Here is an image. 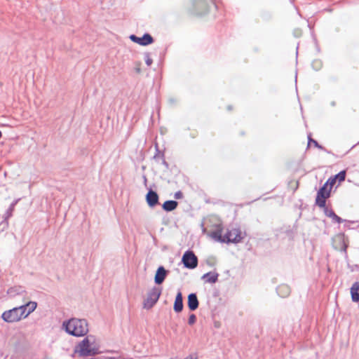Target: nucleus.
<instances>
[{
  "instance_id": "obj_26",
  "label": "nucleus",
  "mask_w": 359,
  "mask_h": 359,
  "mask_svg": "<svg viewBox=\"0 0 359 359\" xmlns=\"http://www.w3.org/2000/svg\"><path fill=\"white\" fill-rule=\"evenodd\" d=\"M144 58L145 63L147 66H151L153 63V60L150 57V53L148 52H146L144 53Z\"/></svg>"
},
{
  "instance_id": "obj_27",
  "label": "nucleus",
  "mask_w": 359,
  "mask_h": 359,
  "mask_svg": "<svg viewBox=\"0 0 359 359\" xmlns=\"http://www.w3.org/2000/svg\"><path fill=\"white\" fill-rule=\"evenodd\" d=\"M336 182L337 180L333 176H331L327 180L325 184H326L330 188H331V189H332V187Z\"/></svg>"
},
{
  "instance_id": "obj_3",
  "label": "nucleus",
  "mask_w": 359,
  "mask_h": 359,
  "mask_svg": "<svg viewBox=\"0 0 359 359\" xmlns=\"http://www.w3.org/2000/svg\"><path fill=\"white\" fill-rule=\"evenodd\" d=\"M95 340L93 335L86 336L74 347V353H79L81 357L95 355L98 353V350L93 346Z\"/></svg>"
},
{
  "instance_id": "obj_4",
  "label": "nucleus",
  "mask_w": 359,
  "mask_h": 359,
  "mask_svg": "<svg viewBox=\"0 0 359 359\" xmlns=\"http://www.w3.org/2000/svg\"><path fill=\"white\" fill-rule=\"evenodd\" d=\"M189 11L197 15H203L209 11V4L206 0H191Z\"/></svg>"
},
{
  "instance_id": "obj_17",
  "label": "nucleus",
  "mask_w": 359,
  "mask_h": 359,
  "mask_svg": "<svg viewBox=\"0 0 359 359\" xmlns=\"http://www.w3.org/2000/svg\"><path fill=\"white\" fill-rule=\"evenodd\" d=\"M14 210V208H12L11 206L9 205L8 208L6 210V212L3 215V220L1 223V225L3 226V229L8 228V219L13 216Z\"/></svg>"
},
{
  "instance_id": "obj_33",
  "label": "nucleus",
  "mask_w": 359,
  "mask_h": 359,
  "mask_svg": "<svg viewBox=\"0 0 359 359\" xmlns=\"http://www.w3.org/2000/svg\"><path fill=\"white\" fill-rule=\"evenodd\" d=\"M20 198L15 199L10 205L12 208H15V205L18 204V203L20 201Z\"/></svg>"
},
{
  "instance_id": "obj_29",
  "label": "nucleus",
  "mask_w": 359,
  "mask_h": 359,
  "mask_svg": "<svg viewBox=\"0 0 359 359\" xmlns=\"http://www.w3.org/2000/svg\"><path fill=\"white\" fill-rule=\"evenodd\" d=\"M161 153H164L163 151H161L157 144L156 145V153H155V155L154 156V158L156 160V161H158V159H161Z\"/></svg>"
},
{
  "instance_id": "obj_44",
  "label": "nucleus",
  "mask_w": 359,
  "mask_h": 359,
  "mask_svg": "<svg viewBox=\"0 0 359 359\" xmlns=\"http://www.w3.org/2000/svg\"><path fill=\"white\" fill-rule=\"evenodd\" d=\"M278 293L279 296H281V294H280V292H278ZM285 295H282L283 297H285Z\"/></svg>"
},
{
  "instance_id": "obj_42",
  "label": "nucleus",
  "mask_w": 359,
  "mask_h": 359,
  "mask_svg": "<svg viewBox=\"0 0 359 359\" xmlns=\"http://www.w3.org/2000/svg\"><path fill=\"white\" fill-rule=\"evenodd\" d=\"M331 105H332V106H334V105H335V102H334V101L332 102H331Z\"/></svg>"
},
{
  "instance_id": "obj_30",
  "label": "nucleus",
  "mask_w": 359,
  "mask_h": 359,
  "mask_svg": "<svg viewBox=\"0 0 359 359\" xmlns=\"http://www.w3.org/2000/svg\"><path fill=\"white\" fill-rule=\"evenodd\" d=\"M161 160L162 165H163L166 169H168L169 168V164H168V163L165 159L164 153H161Z\"/></svg>"
},
{
  "instance_id": "obj_10",
  "label": "nucleus",
  "mask_w": 359,
  "mask_h": 359,
  "mask_svg": "<svg viewBox=\"0 0 359 359\" xmlns=\"http://www.w3.org/2000/svg\"><path fill=\"white\" fill-rule=\"evenodd\" d=\"M145 199L149 208H154L159 204V196L158 193L151 188L148 189Z\"/></svg>"
},
{
  "instance_id": "obj_1",
  "label": "nucleus",
  "mask_w": 359,
  "mask_h": 359,
  "mask_svg": "<svg viewBox=\"0 0 359 359\" xmlns=\"http://www.w3.org/2000/svg\"><path fill=\"white\" fill-rule=\"evenodd\" d=\"M210 236L215 241L221 243L237 244L242 241L246 236V233H243L239 228H232L227 229L225 233L222 235V228L218 225L214 231L210 233Z\"/></svg>"
},
{
  "instance_id": "obj_8",
  "label": "nucleus",
  "mask_w": 359,
  "mask_h": 359,
  "mask_svg": "<svg viewBox=\"0 0 359 359\" xmlns=\"http://www.w3.org/2000/svg\"><path fill=\"white\" fill-rule=\"evenodd\" d=\"M1 318L6 323H15L20 321L23 318L20 314L19 310L14 307L10 310L5 311L2 315Z\"/></svg>"
},
{
  "instance_id": "obj_22",
  "label": "nucleus",
  "mask_w": 359,
  "mask_h": 359,
  "mask_svg": "<svg viewBox=\"0 0 359 359\" xmlns=\"http://www.w3.org/2000/svg\"><path fill=\"white\" fill-rule=\"evenodd\" d=\"M27 304L29 306H27V313L26 314L27 316L32 313L37 307V303L36 302L29 301L27 302Z\"/></svg>"
},
{
  "instance_id": "obj_35",
  "label": "nucleus",
  "mask_w": 359,
  "mask_h": 359,
  "mask_svg": "<svg viewBox=\"0 0 359 359\" xmlns=\"http://www.w3.org/2000/svg\"><path fill=\"white\" fill-rule=\"evenodd\" d=\"M16 292L18 294H21L22 292H25V290L22 289V287H19V288L16 290Z\"/></svg>"
},
{
  "instance_id": "obj_45",
  "label": "nucleus",
  "mask_w": 359,
  "mask_h": 359,
  "mask_svg": "<svg viewBox=\"0 0 359 359\" xmlns=\"http://www.w3.org/2000/svg\"><path fill=\"white\" fill-rule=\"evenodd\" d=\"M11 359H13V358H11Z\"/></svg>"
},
{
  "instance_id": "obj_18",
  "label": "nucleus",
  "mask_w": 359,
  "mask_h": 359,
  "mask_svg": "<svg viewBox=\"0 0 359 359\" xmlns=\"http://www.w3.org/2000/svg\"><path fill=\"white\" fill-rule=\"evenodd\" d=\"M178 202L175 200H167L162 204V209L165 212H171L177 208Z\"/></svg>"
},
{
  "instance_id": "obj_5",
  "label": "nucleus",
  "mask_w": 359,
  "mask_h": 359,
  "mask_svg": "<svg viewBox=\"0 0 359 359\" xmlns=\"http://www.w3.org/2000/svg\"><path fill=\"white\" fill-rule=\"evenodd\" d=\"M332 189L326 184L324 183L317 191L315 200V205L318 207H324L325 202L331 196Z\"/></svg>"
},
{
  "instance_id": "obj_43",
  "label": "nucleus",
  "mask_w": 359,
  "mask_h": 359,
  "mask_svg": "<svg viewBox=\"0 0 359 359\" xmlns=\"http://www.w3.org/2000/svg\"><path fill=\"white\" fill-rule=\"evenodd\" d=\"M297 72H296V75H295V82L297 83Z\"/></svg>"
},
{
  "instance_id": "obj_15",
  "label": "nucleus",
  "mask_w": 359,
  "mask_h": 359,
  "mask_svg": "<svg viewBox=\"0 0 359 359\" xmlns=\"http://www.w3.org/2000/svg\"><path fill=\"white\" fill-rule=\"evenodd\" d=\"M219 273L215 271H209L208 273H204L201 279L205 281V283L214 284L218 281Z\"/></svg>"
},
{
  "instance_id": "obj_7",
  "label": "nucleus",
  "mask_w": 359,
  "mask_h": 359,
  "mask_svg": "<svg viewBox=\"0 0 359 359\" xmlns=\"http://www.w3.org/2000/svg\"><path fill=\"white\" fill-rule=\"evenodd\" d=\"M162 292L161 288L154 286L147 294V297L144 300V308L147 309H151L158 302Z\"/></svg>"
},
{
  "instance_id": "obj_14",
  "label": "nucleus",
  "mask_w": 359,
  "mask_h": 359,
  "mask_svg": "<svg viewBox=\"0 0 359 359\" xmlns=\"http://www.w3.org/2000/svg\"><path fill=\"white\" fill-rule=\"evenodd\" d=\"M199 306V302L196 293L192 292L188 295L187 306L191 311H196Z\"/></svg>"
},
{
  "instance_id": "obj_38",
  "label": "nucleus",
  "mask_w": 359,
  "mask_h": 359,
  "mask_svg": "<svg viewBox=\"0 0 359 359\" xmlns=\"http://www.w3.org/2000/svg\"><path fill=\"white\" fill-rule=\"evenodd\" d=\"M135 71H136V72H137V73H140L141 69H140V67H136V68H135Z\"/></svg>"
},
{
  "instance_id": "obj_20",
  "label": "nucleus",
  "mask_w": 359,
  "mask_h": 359,
  "mask_svg": "<svg viewBox=\"0 0 359 359\" xmlns=\"http://www.w3.org/2000/svg\"><path fill=\"white\" fill-rule=\"evenodd\" d=\"M341 243V252L344 254L345 261H348V255L347 252V249L348 248V243L345 241L344 239H342L340 242Z\"/></svg>"
},
{
  "instance_id": "obj_28",
  "label": "nucleus",
  "mask_w": 359,
  "mask_h": 359,
  "mask_svg": "<svg viewBox=\"0 0 359 359\" xmlns=\"http://www.w3.org/2000/svg\"><path fill=\"white\" fill-rule=\"evenodd\" d=\"M196 316L194 313H191L189 315V318H188V324L189 325H193L194 324L196 323Z\"/></svg>"
},
{
  "instance_id": "obj_16",
  "label": "nucleus",
  "mask_w": 359,
  "mask_h": 359,
  "mask_svg": "<svg viewBox=\"0 0 359 359\" xmlns=\"http://www.w3.org/2000/svg\"><path fill=\"white\" fill-rule=\"evenodd\" d=\"M351 297L353 302H359V282L353 283L350 288Z\"/></svg>"
},
{
  "instance_id": "obj_21",
  "label": "nucleus",
  "mask_w": 359,
  "mask_h": 359,
  "mask_svg": "<svg viewBox=\"0 0 359 359\" xmlns=\"http://www.w3.org/2000/svg\"><path fill=\"white\" fill-rule=\"evenodd\" d=\"M346 170H342L340 172H339L337 174L333 175V177L337 180V181L339 182V183L344 182L346 179Z\"/></svg>"
},
{
  "instance_id": "obj_36",
  "label": "nucleus",
  "mask_w": 359,
  "mask_h": 359,
  "mask_svg": "<svg viewBox=\"0 0 359 359\" xmlns=\"http://www.w3.org/2000/svg\"><path fill=\"white\" fill-rule=\"evenodd\" d=\"M292 230H290V229H289V230H287V231H286V233H287V235H288V236H291V235H292Z\"/></svg>"
},
{
  "instance_id": "obj_24",
  "label": "nucleus",
  "mask_w": 359,
  "mask_h": 359,
  "mask_svg": "<svg viewBox=\"0 0 359 359\" xmlns=\"http://www.w3.org/2000/svg\"><path fill=\"white\" fill-rule=\"evenodd\" d=\"M311 67L315 71L320 70L323 67L322 61L320 60H314L311 63Z\"/></svg>"
},
{
  "instance_id": "obj_19",
  "label": "nucleus",
  "mask_w": 359,
  "mask_h": 359,
  "mask_svg": "<svg viewBox=\"0 0 359 359\" xmlns=\"http://www.w3.org/2000/svg\"><path fill=\"white\" fill-rule=\"evenodd\" d=\"M311 144H313V146L322 151H325L327 154H330L331 151H328L325 147H324L323 145L320 144L318 142L311 137V134L308 135V147L310 146Z\"/></svg>"
},
{
  "instance_id": "obj_34",
  "label": "nucleus",
  "mask_w": 359,
  "mask_h": 359,
  "mask_svg": "<svg viewBox=\"0 0 359 359\" xmlns=\"http://www.w3.org/2000/svg\"><path fill=\"white\" fill-rule=\"evenodd\" d=\"M176 100L174 97H170L168 99V103L171 105H174L176 103Z\"/></svg>"
},
{
  "instance_id": "obj_25",
  "label": "nucleus",
  "mask_w": 359,
  "mask_h": 359,
  "mask_svg": "<svg viewBox=\"0 0 359 359\" xmlns=\"http://www.w3.org/2000/svg\"><path fill=\"white\" fill-rule=\"evenodd\" d=\"M348 269L351 271H359V265L358 264H351L349 258H348V261H346Z\"/></svg>"
},
{
  "instance_id": "obj_6",
  "label": "nucleus",
  "mask_w": 359,
  "mask_h": 359,
  "mask_svg": "<svg viewBox=\"0 0 359 359\" xmlns=\"http://www.w3.org/2000/svg\"><path fill=\"white\" fill-rule=\"evenodd\" d=\"M182 263L184 267L189 269H194L197 267L198 259L197 256L191 250H187L184 252L182 257Z\"/></svg>"
},
{
  "instance_id": "obj_9",
  "label": "nucleus",
  "mask_w": 359,
  "mask_h": 359,
  "mask_svg": "<svg viewBox=\"0 0 359 359\" xmlns=\"http://www.w3.org/2000/svg\"><path fill=\"white\" fill-rule=\"evenodd\" d=\"M129 39L134 43L142 46H147L154 43V39L149 33H144L141 37L135 34H130Z\"/></svg>"
},
{
  "instance_id": "obj_13",
  "label": "nucleus",
  "mask_w": 359,
  "mask_h": 359,
  "mask_svg": "<svg viewBox=\"0 0 359 359\" xmlns=\"http://www.w3.org/2000/svg\"><path fill=\"white\" fill-rule=\"evenodd\" d=\"M184 309L183 296L180 290H179L175 296L173 310L175 313H179L182 311Z\"/></svg>"
},
{
  "instance_id": "obj_39",
  "label": "nucleus",
  "mask_w": 359,
  "mask_h": 359,
  "mask_svg": "<svg viewBox=\"0 0 359 359\" xmlns=\"http://www.w3.org/2000/svg\"><path fill=\"white\" fill-rule=\"evenodd\" d=\"M316 49H317V51L319 52L320 51V48L318 46V44H316Z\"/></svg>"
},
{
  "instance_id": "obj_23",
  "label": "nucleus",
  "mask_w": 359,
  "mask_h": 359,
  "mask_svg": "<svg viewBox=\"0 0 359 359\" xmlns=\"http://www.w3.org/2000/svg\"><path fill=\"white\" fill-rule=\"evenodd\" d=\"M28 306H29V304H27V303H26L23 305L16 307L19 310L20 314L22 316V317L23 318H25L27 317V315L26 314V313L27 311V309Z\"/></svg>"
},
{
  "instance_id": "obj_31",
  "label": "nucleus",
  "mask_w": 359,
  "mask_h": 359,
  "mask_svg": "<svg viewBox=\"0 0 359 359\" xmlns=\"http://www.w3.org/2000/svg\"><path fill=\"white\" fill-rule=\"evenodd\" d=\"M281 290H285V296H287L290 293V289L287 286H282L277 289V292H279Z\"/></svg>"
},
{
  "instance_id": "obj_11",
  "label": "nucleus",
  "mask_w": 359,
  "mask_h": 359,
  "mask_svg": "<svg viewBox=\"0 0 359 359\" xmlns=\"http://www.w3.org/2000/svg\"><path fill=\"white\" fill-rule=\"evenodd\" d=\"M319 208H322L323 210V212L327 217L331 218L334 222H335L338 224H341L344 222L351 223V224L355 223V221H349V220L343 219L341 217L338 216L332 209H329L327 207L326 202H325L324 207H319Z\"/></svg>"
},
{
  "instance_id": "obj_32",
  "label": "nucleus",
  "mask_w": 359,
  "mask_h": 359,
  "mask_svg": "<svg viewBox=\"0 0 359 359\" xmlns=\"http://www.w3.org/2000/svg\"><path fill=\"white\" fill-rule=\"evenodd\" d=\"M174 197L175 199H180L183 198V193L181 191H177L175 193Z\"/></svg>"
},
{
  "instance_id": "obj_37",
  "label": "nucleus",
  "mask_w": 359,
  "mask_h": 359,
  "mask_svg": "<svg viewBox=\"0 0 359 359\" xmlns=\"http://www.w3.org/2000/svg\"><path fill=\"white\" fill-rule=\"evenodd\" d=\"M211 2H212V4L214 5V6H215L216 8H217V4H215V0H211Z\"/></svg>"
},
{
  "instance_id": "obj_40",
  "label": "nucleus",
  "mask_w": 359,
  "mask_h": 359,
  "mask_svg": "<svg viewBox=\"0 0 359 359\" xmlns=\"http://www.w3.org/2000/svg\"><path fill=\"white\" fill-rule=\"evenodd\" d=\"M143 178H144V183H146L147 181L146 176L144 175Z\"/></svg>"
},
{
  "instance_id": "obj_41",
  "label": "nucleus",
  "mask_w": 359,
  "mask_h": 359,
  "mask_svg": "<svg viewBox=\"0 0 359 359\" xmlns=\"http://www.w3.org/2000/svg\"><path fill=\"white\" fill-rule=\"evenodd\" d=\"M232 107L231 105H229L227 107L228 110H231Z\"/></svg>"
},
{
  "instance_id": "obj_2",
  "label": "nucleus",
  "mask_w": 359,
  "mask_h": 359,
  "mask_svg": "<svg viewBox=\"0 0 359 359\" xmlns=\"http://www.w3.org/2000/svg\"><path fill=\"white\" fill-rule=\"evenodd\" d=\"M62 329L69 335L80 337L88 332V323L84 318H72L64 320Z\"/></svg>"
},
{
  "instance_id": "obj_12",
  "label": "nucleus",
  "mask_w": 359,
  "mask_h": 359,
  "mask_svg": "<svg viewBox=\"0 0 359 359\" xmlns=\"http://www.w3.org/2000/svg\"><path fill=\"white\" fill-rule=\"evenodd\" d=\"M170 271L167 270L163 266H159L154 275V283L156 285H161L166 277L168 276Z\"/></svg>"
}]
</instances>
